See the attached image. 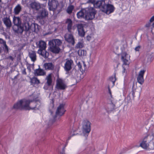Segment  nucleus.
<instances>
[{
    "label": "nucleus",
    "instance_id": "f257e3e1",
    "mask_svg": "<svg viewBox=\"0 0 154 154\" xmlns=\"http://www.w3.org/2000/svg\"><path fill=\"white\" fill-rule=\"evenodd\" d=\"M95 0H88V2L93 4L95 8H100L107 14L112 13L115 10V8L113 5L109 4H106L104 0L98 1L95 3Z\"/></svg>",
    "mask_w": 154,
    "mask_h": 154
},
{
    "label": "nucleus",
    "instance_id": "f03ea898",
    "mask_svg": "<svg viewBox=\"0 0 154 154\" xmlns=\"http://www.w3.org/2000/svg\"><path fill=\"white\" fill-rule=\"evenodd\" d=\"M62 43V40L59 39H54L49 41V49L52 52L55 54L59 53L60 49L59 46Z\"/></svg>",
    "mask_w": 154,
    "mask_h": 154
},
{
    "label": "nucleus",
    "instance_id": "7ed1b4c3",
    "mask_svg": "<svg viewBox=\"0 0 154 154\" xmlns=\"http://www.w3.org/2000/svg\"><path fill=\"white\" fill-rule=\"evenodd\" d=\"M32 102V100H26L24 101L23 100H21L14 105L13 108L14 109H19L21 110H30L29 105L30 103Z\"/></svg>",
    "mask_w": 154,
    "mask_h": 154
},
{
    "label": "nucleus",
    "instance_id": "20e7f679",
    "mask_svg": "<svg viewBox=\"0 0 154 154\" xmlns=\"http://www.w3.org/2000/svg\"><path fill=\"white\" fill-rule=\"evenodd\" d=\"M97 11L93 7H88L85 8V19L86 20H90L95 18Z\"/></svg>",
    "mask_w": 154,
    "mask_h": 154
},
{
    "label": "nucleus",
    "instance_id": "39448f33",
    "mask_svg": "<svg viewBox=\"0 0 154 154\" xmlns=\"http://www.w3.org/2000/svg\"><path fill=\"white\" fill-rule=\"evenodd\" d=\"M59 6V3L57 0H48V6L50 11H52L55 13L56 10Z\"/></svg>",
    "mask_w": 154,
    "mask_h": 154
},
{
    "label": "nucleus",
    "instance_id": "423d86ee",
    "mask_svg": "<svg viewBox=\"0 0 154 154\" xmlns=\"http://www.w3.org/2000/svg\"><path fill=\"white\" fill-rule=\"evenodd\" d=\"M82 125L83 133L88 134L91 131V122L87 120H85L82 122Z\"/></svg>",
    "mask_w": 154,
    "mask_h": 154
},
{
    "label": "nucleus",
    "instance_id": "0eeeda50",
    "mask_svg": "<svg viewBox=\"0 0 154 154\" xmlns=\"http://www.w3.org/2000/svg\"><path fill=\"white\" fill-rule=\"evenodd\" d=\"M67 87L64 80L61 78L57 79L56 80V88L58 90H64Z\"/></svg>",
    "mask_w": 154,
    "mask_h": 154
},
{
    "label": "nucleus",
    "instance_id": "6e6552de",
    "mask_svg": "<svg viewBox=\"0 0 154 154\" xmlns=\"http://www.w3.org/2000/svg\"><path fill=\"white\" fill-rule=\"evenodd\" d=\"M65 110L64 109V106L63 104H60L58 107L56 111V115L54 117L53 122H54L55 121V119L57 116H62L64 113Z\"/></svg>",
    "mask_w": 154,
    "mask_h": 154
},
{
    "label": "nucleus",
    "instance_id": "1a4fd4ad",
    "mask_svg": "<svg viewBox=\"0 0 154 154\" xmlns=\"http://www.w3.org/2000/svg\"><path fill=\"white\" fill-rule=\"evenodd\" d=\"M48 13L47 10L43 8L38 12L37 17L39 19H42L48 16Z\"/></svg>",
    "mask_w": 154,
    "mask_h": 154
},
{
    "label": "nucleus",
    "instance_id": "9d476101",
    "mask_svg": "<svg viewBox=\"0 0 154 154\" xmlns=\"http://www.w3.org/2000/svg\"><path fill=\"white\" fill-rule=\"evenodd\" d=\"M64 38L66 41L69 44L74 45L75 44V40L73 36L71 33L70 34L66 33L64 35Z\"/></svg>",
    "mask_w": 154,
    "mask_h": 154
},
{
    "label": "nucleus",
    "instance_id": "9b49d317",
    "mask_svg": "<svg viewBox=\"0 0 154 154\" xmlns=\"http://www.w3.org/2000/svg\"><path fill=\"white\" fill-rule=\"evenodd\" d=\"M45 80H47V82L44 85V88L45 90H47L48 89L49 87L52 84V80L51 74H50L47 76L45 78Z\"/></svg>",
    "mask_w": 154,
    "mask_h": 154
},
{
    "label": "nucleus",
    "instance_id": "f8f14e48",
    "mask_svg": "<svg viewBox=\"0 0 154 154\" xmlns=\"http://www.w3.org/2000/svg\"><path fill=\"white\" fill-rule=\"evenodd\" d=\"M146 70L144 69L140 70L137 78V82L141 85H142L144 83L143 76Z\"/></svg>",
    "mask_w": 154,
    "mask_h": 154
},
{
    "label": "nucleus",
    "instance_id": "ddd939ff",
    "mask_svg": "<svg viewBox=\"0 0 154 154\" xmlns=\"http://www.w3.org/2000/svg\"><path fill=\"white\" fill-rule=\"evenodd\" d=\"M30 8L33 10L38 11L41 8L40 3L35 1H32L29 4Z\"/></svg>",
    "mask_w": 154,
    "mask_h": 154
},
{
    "label": "nucleus",
    "instance_id": "4468645a",
    "mask_svg": "<svg viewBox=\"0 0 154 154\" xmlns=\"http://www.w3.org/2000/svg\"><path fill=\"white\" fill-rule=\"evenodd\" d=\"M77 27L79 35L81 37H84L85 35V32L84 29V26L82 23L77 25Z\"/></svg>",
    "mask_w": 154,
    "mask_h": 154
},
{
    "label": "nucleus",
    "instance_id": "2eb2a0df",
    "mask_svg": "<svg viewBox=\"0 0 154 154\" xmlns=\"http://www.w3.org/2000/svg\"><path fill=\"white\" fill-rule=\"evenodd\" d=\"M73 61L70 60H66L64 67V70L67 72H68L72 69V65L73 63Z\"/></svg>",
    "mask_w": 154,
    "mask_h": 154
},
{
    "label": "nucleus",
    "instance_id": "dca6fc26",
    "mask_svg": "<svg viewBox=\"0 0 154 154\" xmlns=\"http://www.w3.org/2000/svg\"><path fill=\"white\" fill-rule=\"evenodd\" d=\"M2 20L7 29H9L12 26V22L9 17H4L3 18Z\"/></svg>",
    "mask_w": 154,
    "mask_h": 154
},
{
    "label": "nucleus",
    "instance_id": "f3484780",
    "mask_svg": "<svg viewBox=\"0 0 154 154\" xmlns=\"http://www.w3.org/2000/svg\"><path fill=\"white\" fill-rule=\"evenodd\" d=\"M33 103L35 106L33 107H31L30 106V110L33 109L34 110V112L35 110H38L39 109L40 106L41 105L40 101L39 100H37L36 99L33 100Z\"/></svg>",
    "mask_w": 154,
    "mask_h": 154
},
{
    "label": "nucleus",
    "instance_id": "a211bd4d",
    "mask_svg": "<svg viewBox=\"0 0 154 154\" xmlns=\"http://www.w3.org/2000/svg\"><path fill=\"white\" fill-rule=\"evenodd\" d=\"M43 67L45 70H53L54 69V65L51 62L46 63L44 64Z\"/></svg>",
    "mask_w": 154,
    "mask_h": 154
},
{
    "label": "nucleus",
    "instance_id": "6ab92c4d",
    "mask_svg": "<svg viewBox=\"0 0 154 154\" xmlns=\"http://www.w3.org/2000/svg\"><path fill=\"white\" fill-rule=\"evenodd\" d=\"M127 55V54L125 52H123L122 54L121 60L123 62L122 65L123 66L124 65L128 66L130 63L128 60L126 59V56Z\"/></svg>",
    "mask_w": 154,
    "mask_h": 154
},
{
    "label": "nucleus",
    "instance_id": "aec40b11",
    "mask_svg": "<svg viewBox=\"0 0 154 154\" xmlns=\"http://www.w3.org/2000/svg\"><path fill=\"white\" fill-rule=\"evenodd\" d=\"M116 106L112 102L108 104L106 107L105 109L107 112L110 113L116 109Z\"/></svg>",
    "mask_w": 154,
    "mask_h": 154
},
{
    "label": "nucleus",
    "instance_id": "412c9836",
    "mask_svg": "<svg viewBox=\"0 0 154 154\" xmlns=\"http://www.w3.org/2000/svg\"><path fill=\"white\" fill-rule=\"evenodd\" d=\"M34 75L35 76H43L46 74V72L44 70L40 68L39 66V68L36 69L34 70Z\"/></svg>",
    "mask_w": 154,
    "mask_h": 154
},
{
    "label": "nucleus",
    "instance_id": "4be33fe9",
    "mask_svg": "<svg viewBox=\"0 0 154 154\" xmlns=\"http://www.w3.org/2000/svg\"><path fill=\"white\" fill-rule=\"evenodd\" d=\"M85 8H82L81 10L78 12L76 15L79 19H84L85 17Z\"/></svg>",
    "mask_w": 154,
    "mask_h": 154
},
{
    "label": "nucleus",
    "instance_id": "5701e85b",
    "mask_svg": "<svg viewBox=\"0 0 154 154\" xmlns=\"http://www.w3.org/2000/svg\"><path fill=\"white\" fill-rule=\"evenodd\" d=\"M65 23L67 24V29L69 32L71 33L73 23L72 20L70 19L67 18L66 19Z\"/></svg>",
    "mask_w": 154,
    "mask_h": 154
},
{
    "label": "nucleus",
    "instance_id": "b1692460",
    "mask_svg": "<svg viewBox=\"0 0 154 154\" xmlns=\"http://www.w3.org/2000/svg\"><path fill=\"white\" fill-rule=\"evenodd\" d=\"M38 53L45 59L48 57L49 53L46 51L45 49L38 50Z\"/></svg>",
    "mask_w": 154,
    "mask_h": 154
},
{
    "label": "nucleus",
    "instance_id": "393cba45",
    "mask_svg": "<svg viewBox=\"0 0 154 154\" xmlns=\"http://www.w3.org/2000/svg\"><path fill=\"white\" fill-rule=\"evenodd\" d=\"M13 22L14 25L16 26L21 25V21L20 18L19 17L14 16L13 18Z\"/></svg>",
    "mask_w": 154,
    "mask_h": 154
},
{
    "label": "nucleus",
    "instance_id": "a878e982",
    "mask_svg": "<svg viewBox=\"0 0 154 154\" xmlns=\"http://www.w3.org/2000/svg\"><path fill=\"white\" fill-rule=\"evenodd\" d=\"M29 57L32 61L35 62L36 60V54L34 51H32L29 53Z\"/></svg>",
    "mask_w": 154,
    "mask_h": 154
},
{
    "label": "nucleus",
    "instance_id": "bb28decb",
    "mask_svg": "<svg viewBox=\"0 0 154 154\" xmlns=\"http://www.w3.org/2000/svg\"><path fill=\"white\" fill-rule=\"evenodd\" d=\"M22 7L20 4H18L14 9V12L15 15L19 14L22 10Z\"/></svg>",
    "mask_w": 154,
    "mask_h": 154
},
{
    "label": "nucleus",
    "instance_id": "cd10ccee",
    "mask_svg": "<svg viewBox=\"0 0 154 154\" xmlns=\"http://www.w3.org/2000/svg\"><path fill=\"white\" fill-rule=\"evenodd\" d=\"M30 82L31 85H35L40 83V81L36 77H34L30 78Z\"/></svg>",
    "mask_w": 154,
    "mask_h": 154
},
{
    "label": "nucleus",
    "instance_id": "c85d7f7f",
    "mask_svg": "<svg viewBox=\"0 0 154 154\" xmlns=\"http://www.w3.org/2000/svg\"><path fill=\"white\" fill-rule=\"evenodd\" d=\"M38 46L39 48V50L45 49L46 48V43L44 41L41 40L39 41Z\"/></svg>",
    "mask_w": 154,
    "mask_h": 154
},
{
    "label": "nucleus",
    "instance_id": "c756f323",
    "mask_svg": "<svg viewBox=\"0 0 154 154\" xmlns=\"http://www.w3.org/2000/svg\"><path fill=\"white\" fill-rule=\"evenodd\" d=\"M22 27H23L24 30L26 32L28 31L30 29V25L28 22L26 21L24 22L23 23Z\"/></svg>",
    "mask_w": 154,
    "mask_h": 154
},
{
    "label": "nucleus",
    "instance_id": "7c9ffc66",
    "mask_svg": "<svg viewBox=\"0 0 154 154\" xmlns=\"http://www.w3.org/2000/svg\"><path fill=\"white\" fill-rule=\"evenodd\" d=\"M146 57L147 58V62H151L154 58V54L152 53L149 52L146 55Z\"/></svg>",
    "mask_w": 154,
    "mask_h": 154
},
{
    "label": "nucleus",
    "instance_id": "2f4dec72",
    "mask_svg": "<svg viewBox=\"0 0 154 154\" xmlns=\"http://www.w3.org/2000/svg\"><path fill=\"white\" fill-rule=\"evenodd\" d=\"M30 29L32 31L35 32L38 30V25L35 23H32L30 25Z\"/></svg>",
    "mask_w": 154,
    "mask_h": 154
},
{
    "label": "nucleus",
    "instance_id": "473e14b6",
    "mask_svg": "<svg viewBox=\"0 0 154 154\" xmlns=\"http://www.w3.org/2000/svg\"><path fill=\"white\" fill-rule=\"evenodd\" d=\"M17 29L16 30L14 29V30H15V32L18 33L22 34L24 30L21 24L19 26H17Z\"/></svg>",
    "mask_w": 154,
    "mask_h": 154
},
{
    "label": "nucleus",
    "instance_id": "72a5a7b5",
    "mask_svg": "<svg viewBox=\"0 0 154 154\" xmlns=\"http://www.w3.org/2000/svg\"><path fill=\"white\" fill-rule=\"evenodd\" d=\"M86 51L84 50L79 49L78 51V54L80 56H85L86 55Z\"/></svg>",
    "mask_w": 154,
    "mask_h": 154
},
{
    "label": "nucleus",
    "instance_id": "f704fd0d",
    "mask_svg": "<svg viewBox=\"0 0 154 154\" xmlns=\"http://www.w3.org/2000/svg\"><path fill=\"white\" fill-rule=\"evenodd\" d=\"M74 8V7L72 5H70L66 9V12L67 13L69 14H71L72 13Z\"/></svg>",
    "mask_w": 154,
    "mask_h": 154
},
{
    "label": "nucleus",
    "instance_id": "c9c22d12",
    "mask_svg": "<svg viewBox=\"0 0 154 154\" xmlns=\"http://www.w3.org/2000/svg\"><path fill=\"white\" fill-rule=\"evenodd\" d=\"M109 80L112 83V87H113L115 85V82L116 80V75L115 74L114 77L111 76L109 78Z\"/></svg>",
    "mask_w": 154,
    "mask_h": 154
},
{
    "label": "nucleus",
    "instance_id": "e433bc0d",
    "mask_svg": "<svg viewBox=\"0 0 154 154\" xmlns=\"http://www.w3.org/2000/svg\"><path fill=\"white\" fill-rule=\"evenodd\" d=\"M77 66H78L79 69L80 70V71H81L82 73H83V72H84L85 70V68H83L82 67L81 64L79 62L77 64Z\"/></svg>",
    "mask_w": 154,
    "mask_h": 154
},
{
    "label": "nucleus",
    "instance_id": "4c0bfd02",
    "mask_svg": "<svg viewBox=\"0 0 154 154\" xmlns=\"http://www.w3.org/2000/svg\"><path fill=\"white\" fill-rule=\"evenodd\" d=\"M84 46V45L82 42H79L76 45L75 48H81Z\"/></svg>",
    "mask_w": 154,
    "mask_h": 154
},
{
    "label": "nucleus",
    "instance_id": "58836bf2",
    "mask_svg": "<svg viewBox=\"0 0 154 154\" xmlns=\"http://www.w3.org/2000/svg\"><path fill=\"white\" fill-rule=\"evenodd\" d=\"M3 49L5 52H8V48L6 44V42L3 45Z\"/></svg>",
    "mask_w": 154,
    "mask_h": 154
},
{
    "label": "nucleus",
    "instance_id": "ea45409f",
    "mask_svg": "<svg viewBox=\"0 0 154 154\" xmlns=\"http://www.w3.org/2000/svg\"><path fill=\"white\" fill-rule=\"evenodd\" d=\"M134 84H133V86L132 88V91H131V92H132V95L133 97V98H134L135 97V89H134Z\"/></svg>",
    "mask_w": 154,
    "mask_h": 154
},
{
    "label": "nucleus",
    "instance_id": "a19ab883",
    "mask_svg": "<svg viewBox=\"0 0 154 154\" xmlns=\"http://www.w3.org/2000/svg\"><path fill=\"white\" fill-rule=\"evenodd\" d=\"M6 42V41L3 40L2 38H0V44H2L3 45ZM1 51V48L0 47V53Z\"/></svg>",
    "mask_w": 154,
    "mask_h": 154
},
{
    "label": "nucleus",
    "instance_id": "79ce46f5",
    "mask_svg": "<svg viewBox=\"0 0 154 154\" xmlns=\"http://www.w3.org/2000/svg\"><path fill=\"white\" fill-rule=\"evenodd\" d=\"M140 48H141V46L140 45H138V46L136 47L135 48L134 50L136 51H139L140 49Z\"/></svg>",
    "mask_w": 154,
    "mask_h": 154
},
{
    "label": "nucleus",
    "instance_id": "37998d69",
    "mask_svg": "<svg viewBox=\"0 0 154 154\" xmlns=\"http://www.w3.org/2000/svg\"><path fill=\"white\" fill-rule=\"evenodd\" d=\"M65 146L63 147L62 149V151L60 152V154H65Z\"/></svg>",
    "mask_w": 154,
    "mask_h": 154
},
{
    "label": "nucleus",
    "instance_id": "c03bdc74",
    "mask_svg": "<svg viewBox=\"0 0 154 154\" xmlns=\"http://www.w3.org/2000/svg\"><path fill=\"white\" fill-rule=\"evenodd\" d=\"M22 73L23 75H26V69L25 68H24L22 70Z\"/></svg>",
    "mask_w": 154,
    "mask_h": 154
},
{
    "label": "nucleus",
    "instance_id": "a18cd8bd",
    "mask_svg": "<svg viewBox=\"0 0 154 154\" xmlns=\"http://www.w3.org/2000/svg\"><path fill=\"white\" fill-rule=\"evenodd\" d=\"M108 89L109 93V94L111 97H112V93H111V90H110V88H109V85L108 86Z\"/></svg>",
    "mask_w": 154,
    "mask_h": 154
},
{
    "label": "nucleus",
    "instance_id": "49530a36",
    "mask_svg": "<svg viewBox=\"0 0 154 154\" xmlns=\"http://www.w3.org/2000/svg\"><path fill=\"white\" fill-rule=\"evenodd\" d=\"M23 17L26 18L25 19L26 20L27 19V18H29L28 17V14H23Z\"/></svg>",
    "mask_w": 154,
    "mask_h": 154
},
{
    "label": "nucleus",
    "instance_id": "de8ad7c7",
    "mask_svg": "<svg viewBox=\"0 0 154 154\" xmlns=\"http://www.w3.org/2000/svg\"><path fill=\"white\" fill-rule=\"evenodd\" d=\"M151 22L149 21V22H148L145 25V26L146 27H149V26H150V25H151Z\"/></svg>",
    "mask_w": 154,
    "mask_h": 154
},
{
    "label": "nucleus",
    "instance_id": "09e8293b",
    "mask_svg": "<svg viewBox=\"0 0 154 154\" xmlns=\"http://www.w3.org/2000/svg\"><path fill=\"white\" fill-rule=\"evenodd\" d=\"M154 21V15L149 20V21L150 22H152Z\"/></svg>",
    "mask_w": 154,
    "mask_h": 154
},
{
    "label": "nucleus",
    "instance_id": "8fccbe9b",
    "mask_svg": "<svg viewBox=\"0 0 154 154\" xmlns=\"http://www.w3.org/2000/svg\"><path fill=\"white\" fill-rule=\"evenodd\" d=\"M122 66V68H123V70L122 71V73L123 74H124L126 72V70L125 69V67H124V66H123V65Z\"/></svg>",
    "mask_w": 154,
    "mask_h": 154
},
{
    "label": "nucleus",
    "instance_id": "3c124183",
    "mask_svg": "<svg viewBox=\"0 0 154 154\" xmlns=\"http://www.w3.org/2000/svg\"><path fill=\"white\" fill-rule=\"evenodd\" d=\"M27 69L28 70H29V72H31V66L30 64L29 65V66H27Z\"/></svg>",
    "mask_w": 154,
    "mask_h": 154
},
{
    "label": "nucleus",
    "instance_id": "603ef678",
    "mask_svg": "<svg viewBox=\"0 0 154 154\" xmlns=\"http://www.w3.org/2000/svg\"><path fill=\"white\" fill-rule=\"evenodd\" d=\"M19 75V74H17L12 79V80H14L15 79H17Z\"/></svg>",
    "mask_w": 154,
    "mask_h": 154
},
{
    "label": "nucleus",
    "instance_id": "864d4df0",
    "mask_svg": "<svg viewBox=\"0 0 154 154\" xmlns=\"http://www.w3.org/2000/svg\"><path fill=\"white\" fill-rule=\"evenodd\" d=\"M90 38H91V37L90 36H88L87 37V39L88 41H89Z\"/></svg>",
    "mask_w": 154,
    "mask_h": 154
},
{
    "label": "nucleus",
    "instance_id": "5fc2aeb1",
    "mask_svg": "<svg viewBox=\"0 0 154 154\" xmlns=\"http://www.w3.org/2000/svg\"><path fill=\"white\" fill-rule=\"evenodd\" d=\"M45 140V138H42V139H41L40 141H43Z\"/></svg>",
    "mask_w": 154,
    "mask_h": 154
},
{
    "label": "nucleus",
    "instance_id": "6e6d98bb",
    "mask_svg": "<svg viewBox=\"0 0 154 154\" xmlns=\"http://www.w3.org/2000/svg\"><path fill=\"white\" fill-rule=\"evenodd\" d=\"M61 11V10H58L57 11V13H59Z\"/></svg>",
    "mask_w": 154,
    "mask_h": 154
},
{
    "label": "nucleus",
    "instance_id": "4d7b16f0",
    "mask_svg": "<svg viewBox=\"0 0 154 154\" xmlns=\"http://www.w3.org/2000/svg\"><path fill=\"white\" fill-rule=\"evenodd\" d=\"M32 65V68L33 69L34 68V63H33L31 65Z\"/></svg>",
    "mask_w": 154,
    "mask_h": 154
},
{
    "label": "nucleus",
    "instance_id": "13d9d810",
    "mask_svg": "<svg viewBox=\"0 0 154 154\" xmlns=\"http://www.w3.org/2000/svg\"><path fill=\"white\" fill-rule=\"evenodd\" d=\"M86 67V65L84 63V68H85V67Z\"/></svg>",
    "mask_w": 154,
    "mask_h": 154
},
{
    "label": "nucleus",
    "instance_id": "bf43d9fd",
    "mask_svg": "<svg viewBox=\"0 0 154 154\" xmlns=\"http://www.w3.org/2000/svg\"><path fill=\"white\" fill-rule=\"evenodd\" d=\"M2 8V6L1 5H0V13L1 12V8Z\"/></svg>",
    "mask_w": 154,
    "mask_h": 154
},
{
    "label": "nucleus",
    "instance_id": "052dcab7",
    "mask_svg": "<svg viewBox=\"0 0 154 154\" xmlns=\"http://www.w3.org/2000/svg\"><path fill=\"white\" fill-rule=\"evenodd\" d=\"M152 27L154 28V23L152 24Z\"/></svg>",
    "mask_w": 154,
    "mask_h": 154
},
{
    "label": "nucleus",
    "instance_id": "680f3d73",
    "mask_svg": "<svg viewBox=\"0 0 154 154\" xmlns=\"http://www.w3.org/2000/svg\"><path fill=\"white\" fill-rule=\"evenodd\" d=\"M2 2V0H0V3L1 2Z\"/></svg>",
    "mask_w": 154,
    "mask_h": 154
},
{
    "label": "nucleus",
    "instance_id": "e2e57ef3",
    "mask_svg": "<svg viewBox=\"0 0 154 154\" xmlns=\"http://www.w3.org/2000/svg\"><path fill=\"white\" fill-rule=\"evenodd\" d=\"M111 83L110 82H109V84H110Z\"/></svg>",
    "mask_w": 154,
    "mask_h": 154
},
{
    "label": "nucleus",
    "instance_id": "0e129e2a",
    "mask_svg": "<svg viewBox=\"0 0 154 154\" xmlns=\"http://www.w3.org/2000/svg\"><path fill=\"white\" fill-rule=\"evenodd\" d=\"M74 135V134H72V136H73V135Z\"/></svg>",
    "mask_w": 154,
    "mask_h": 154
},
{
    "label": "nucleus",
    "instance_id": "69168bd1",
    "mask_svg": "<svg viewBox=\"0 0 154 154\" xmlns=\"http://www.w3.org/2000/svg\"><path fill=\"white\" fill-rule=\"evenodd\" d=\"M52 112H51V114L52 113Z\"/></svg>",
    "mask_w": 154,
    "mask_h": 154
}]
</instances>
